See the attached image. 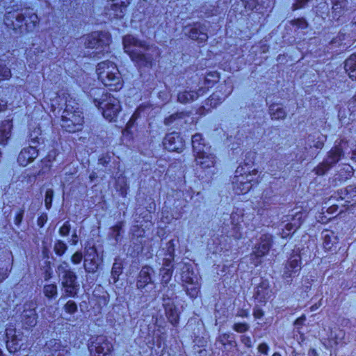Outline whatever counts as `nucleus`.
<instances>
[{"instance_id":"f257e3e1","label":"nucleus","mask_w":356,"mask_h":356,"mask_svg":"<svg viewBox=\"0 0 356 356\" xmlns=\"http://www.w3.org/2000/svg\"><path fill=\"white\" fill-rule=\"evenodd\" d=\"M122 43L124 51L138 67L151 68L154 57L160 55L157 47L148 45L146 42L131 35L124 36Z\"/></svg>"},{"instance_id":"f03ea898","label":"nucleus","mask_w":356,"mask_h":356,"mask_svg":"<svg viewBox=\"0 0 356 356\" xmlns=\"http://www.w3.org/2000/svg\"><path fill=\"white\" fill-rule=\"evenodd\" d=\"M4 24L16 35L31 32L39 24V18L32 9L21 11H8L4 16Z\"/></svg>"},{"instance_id":"7ed1b4c3","label":"nucleus","mask_w":356,"mask_h":356,"mask_svg":"<svg viewBox=\"0 0 356 356\" xmlns=\"http://www.w3.org/2000/svg\"><path fill=\"white\" fill-rule=\"evenodd\" d=\"M97 73L99 80L109 90L117 91L122 88L123 81L116 65L109 60L98 63Z\"/></svg>"},{"instance_id":"20e7f679","label":"nucleus","mask_w":356,"mask_h":356,"mask_svg":"<svg viewBox=\"0 0 356 356\" xmlns=\"http://www.w3.org/2000/svg\"><path fill=\"white\" fill-rule=\"evenodd\" d=\"M56 273L60 280V284L66 297L74 298L79 290L77 275L71 268L70 264L61 261L56 267Z\"/></svg>"},{"instance_id":"39448f33","label":"nucleus","mask_w":356,"mask_h":356,"mask_svg":"<svg viewBox=\"0 0 356 356\" xmlns=\"http://www.w3.org/2000/svg\"><path fill=\"white\" fill-rule=\"evenodd\" d=\"M192 145L197 165L204 170L214 166L216 157L211 152V147L204 143V140L200 134L193 136Z\"/></svg>"},{"instance_id":"423d86ee","label":"nucleus","mask_w":356,"mask_h":356,"mask_svg":"<svg viewBox=\"0 0 356 356\" xmlns=\"http://www.w3.org/2000/svg\"><path fill=\"white\" fill-rule=\"evenodd\" d=\"M76 103L67 101L61 116V127L68 132H76L82 129L83 123V113Z\"/></svg>"},{"instance_id":"0eeeda50","label":"nucleus","mask_w":356,"mask_h":356,"mask_svg":"<svg viewBox=\"0 0 356 356\" xmlns=\"http://www.w3.org/2000/svg\"><path fill=\"white\" fill-rule=\"evenodd\" d=\"M348 147V143L341 140L336 144L328 152L323 162L319 163L314 169L316 175H324L332 166L337 163L344 156V151Z\"/></svg>"},{"instance_id":"6e6552de","label":"nucleus","mask_w":356,"mask_h":356,"mask_svg":"<svg viewBox=\"0 0 356 356\" xmlns=\"http://www.w3.org/2000/svg\"><path fill=\"white\" fill-rule=\"evenodd\" d=\"M258 174L257 169L252 171H245L243 165L238 166L236 171L235 175L232 179L234 189L237 194H244L248 193L252 186V182L257 184L258 181L253 177Z\"/></svg>"},{"instance_id":"1a4fd4ad","label":"nucleus","mask_w":356,"mask_h":356,"mask_svg":"<svg viewBox=\"0 0 356 356\" xmlns=\"http://www.w3.org/2000/svg\"><path fill=\"white\" fill-rule=\"evenodd\" d=\"M94 103L102 110L103 116L109 121H113L121 111L120 101L108 94H103L100 99L95 98Z\"/></svg>"},{"instance_id":"9d476101","label":"nucleus","mask_w":356,"mask_h":356,"mask_svg":"<svg viewBox=\"0 0 356 356\" xmlns=\"http://www.w3.org/2000/svg\"><path fill=\"white\" fill-rule=\"evenodd\" d=\"M111 42L110 35L106 32H93L87 35L85 40L86 48L95 49L93 54L97 56L104 51L108 52Z\"/></svg>"},{"instance_id":"9b49d317","label":"nucleus","mask_w":356,"mask_h":356,"mask_svg":"<svg viewBox=\"0 0 356 356\" xmlns=\"http://www.w3.org/2000/svg\"><path fill=\"white\" fill-rule=\"evenodd\" d=\"M88 349L91 356H110L113 348L106 337L99 335L91 338Z\"/></svg>"},{"instance_id":"f8f14e48","label":"nucleus","mask_w":356,"mask_h":356,"mask_svg":"<svg viewBox=\"0 0 356 356\" xmlns=\"http://www.w3.org/2000/svg\"><path fill=\"white\" fill-rule=\"evenodd\" d=\"M39 131H34L31 134V144L29 147L23 148L17 157V162L22 166H26L33 162L38 156V150L36 148V144L38 143V134Z\"/></svg>"},{"instance_id":"ddd939ff","label":"nucleus","mask_w":356,"mask_h":356,"mask_svg":"<svg viewBox=\"0 0 356 356\" xmlns=\"http://www.w3.org/2000/svg\"><path fill=\"white\" fill-rule=\"evenodd\" d=\"M273 242V236L270 234H264L259 237L252 252V257H254L256 259L253 261L255 266L260 264V259L268 253L272 247Z\"/></svg>"},{"instance_id":"4468645a","label":"nucleus","mask_w":356,"mask_h":356,"mask_svg":"<svg viewBox=\"0 0 356 356\" xmlns=\"http://www.w3.org/2000/svg\"><path fill=\"white\" fill-rule=\"evenodd\" d=\"M301 257L298 252H293L287 260L282 273V278L288 283L298 276L301 270Z\"/></svg>"},{"instance_id":"2eb2a0df","label":"nucleus","mask_w":356,"mask_h":356,"mask_svg":"<svg viewBox=\"0 0 356 356\" xmlns=\"http://www.w3.org/2000/svg\"><path fill=\"white\" fill-rule=\"evenodd\" d=\"M184 31L188 38L199 42H205L208 40V28L204 24L196 22L188 25Z\"/></svg>"},{"instance_id":"dca6fc26","label":"nucleus","mask_w":356,"mask_h":356,"mask_svg":"<svg viewBox=\"0 0 356 356\" xmlns=\"http://www.w3.org/2000/svg\"><path fill=\"white\" fill-rule=\"evenodd\" d=\"M44 353V356H67L69 350L60 340L51 339L46 343Z\"/></svg>"},{"instance_id":"f3484780","label":"nucleus","mask_w":356,"mask_h":356,"mask_svg":"<svg viewBox=\"0 0 356 356\" xmlns=\"http://www.w3.org/2000/svg\"><path fill=\"white\" fill-rule=\"evenodd\" d=\"M6 347L10 353H15L21 348L19 341H22L23 334L21 332L16 333V329L10 325L6 330Z\"/></svg>"},{"instance_id":"a211bd4d","label":"nucleus","mask_w":356,"mask_h":356,"mask_svg":"<svg viewBox=\"0 0 356 356\" xmlns=\"http://www.w3.org/2000/svg\"><path fill=\"white\" fill-rule=\"evenodd\" d=\"M164 147L170 152H179L182 151L184 143L179 133L172 132L168 134L163 141Z\"/></svg>"},{"instance_id":"6ab92c4d","label":"nucleus","mask_w":356,"mask_h":356,"mask_svg":"<svg viewBox=\"0 0 356 356\" xmlns=\"http://www.w3.org/2000/svg\"><path fill=\"white\" fill-rule=\"evenodd\" d=\"M154 273V270L152 268L148 266H143L136 278L137 289L143 291L147 286L149 284H153L152 275Z\"/></svg>"},{"instance_id":"aec40b11","label":"nucleus","mask_w":356,"mask_h":356,"mask_svg":"<svg viewBox=\"0 0 356 356\" xmlns=\"http://www.w3.org/2000/svg\"><path fill=\"white\" fill-rule=\"evenodd\" d=\"M36 304L33 302L24 305V309L22 314V322L24 325L32 327L36 325L38 315L35 312Z\"/></svg>"},{"instance_id":"412c9836","label":"nucleus","mask_w":356,"mask_h":356,"mask_svg":"<svg viewBox=\"0 0 356 356\" xmlns=\"http://www.w3.org/2000/svg\"><path fill=\"white\" fill-rule=\"evenodd\" d=\"M83 267L88 273H95L99 267L97 254L95 248H90L85 255Z\"/></svg>"},{"instance_id":"4be33fe9","label":"nucleus","mask_w":356,"mask_h":356,"mask_svg":"<svg viewBox=\"0 0 356 356\" xmlns=\"http://www.w3.org/2000/svg\"><path fill=\"white\" fill-rule=\"evenodd\" d=\"M205 92V89L200 88L195 90H185L179 92L177 95V101L181 104H188L196 100Z\"/></svg>"},{"instance_id":"5701e85b","label":"nucleus","mask_w":356,"mask_h":356,"mask_svg":"<svg viewBox=\"0 0 356 356\" xmlns=\"http://www.w3.org/2000/svg\"><path fill=\"white\" fill-rule=\"evenodd\" d=\"M271 291L266 280L262 281L255 289L254 297L258 302L265 303L270 297Z\"/></svg>"},{"instance_id":"b1692460","label":"nucleus","mask_w":356,"mask_h":356,"mask_svg":"<svg viewBox=\"0 0 356 356\" xmlns=\"http://www.w3.org/2000/svg\"><path fill=\"white\" fill-rule=\"evenodd\" d=\"M337 195L341 200H346L351 206L356 204V186H348L337 191Z\"/></svg>"},{"instance_id":"393cba45","label":"nucleus","mask_w":356,"mask_h":356,"mask_svg":"<svg viewBox=\"0 0 356 356\" xmlns=\"http://www.w3.org/2000/svg\"><path fill=\"white\" fill-rule=\"evenodd\" d=\"M165 309V316L169 322L174 326L179 323V314L174 302L163 303Z\"/></svg>"},{"instance_id":"a878e982","label":"nucleus","mask_w":356,"mask_h":356,"mask_svg":"<svg viewBox=\"0 0 356 356\" xmlns=\"http://www.w3.org/2000/svg\"><path fill=\"white\" fill-rule=\"evenodd\" d=\"M268 113L273 120H284L287 115L284 108L277 103H272L269 105Z\"/></svg>"},{"instance_id":"bb28decb","label":"nucleus","mask_w":356,"mask_h":356,"mask_svg":"<svg viewBox=\"0 0 356 356\" xmlns=\"http://www.w3.org/2000/svg\"><path fill=\"white\" fill-rule=\"evenodd\" d=\"M127 6L122 3V0L113 1L108 10L109 16L113 18H122Z\"/></svg>"},{"instance_id":"cd10ccee","label":"nucleus","mask_w":356,"mask_h":356,"mask_svg":"<svg viewBox=\"0 0 356 356\" xmlns=\"http://www.w3.org/2000/svg\"><path fill=\"white\" fill-rule=\"evenodd\" d=\"M13 125L10 120H4L0 124V144L5 145L11 136Z\"/></svg>"},{"instance_id":"c85d7f7f","label":"nucleus","mask_w":356,"mask_h":356,"mask_svg":"<svg viewBox=\"0 0 356 356\" xmlns=\"http://www.w3.org/2000/svg\"><path fill=\"white\" fill-rule=\"evenodd\" d=\"M293 222L287 223L285 226V229L286 231L290 232L293 230V232L298 229L302 222V213L300 212L296 213L293 218ZM289 235V233H287L284 230H283L282 233V237L285 238Z\"/></svg>"},{"instance_id":"c756f323","label":"nucleus","mask_w":356,"mask_h":356,"mask_svg":"<svg viewBox=\"0 0 356 356\" xmlns=\"http://www.w3.org/2000/svg\"><path fill=\"white\" fill-rule=\"evenodd\" d=\"M323 238V246L327 250H332V247L337 243L338 238L334 233L330 230H325L322 232Z\"/></svg>"},{"instance_id":"7c9ffc66","label":"nucleus","mask_w":356,"mask_h":356,"mask_svg":"<svg viewBox=\"0 0 356 356\" xmlns=\"http://www.w3.org/2000/svg\"><path fill=\"white\" fill-rule=\"evenodd\" d=\"M344 69L350 79L356 80V54H352L348 58L344 64Z\"/></svg>"},{"instance_id":"2f4dec72","label":"nucleus","mask_w":356,"mask_h":356,"mask_svg":"<svg viewBox=\"0 0 356 356\" xmlns=\"http://www.w3.org/2000/svg\"><path fill=\"white\" fill-rule=\"evenodd\" d=\"M173 273V268L162 267L160 269V274L161 275V284L162 285L161 290H164L167 285H168L171 280Z\"/></svg>"},{"instance_id":"473e14b6","label":"nucleus","mask_w":356,"mask_h":356,"mask_svg":"<svg viewBox=\"0 0 356 356\" xmlns=\"http://www.w3.org/2000/svg\"><path fill=\"white\" fill-rule=\"evenodd\" d=\"M353 175V168L350 165H344L339 173L336 175L335 179L339 181H344Z\"/></svg>"},{"instance_id":"72a5a7b5","label":"nucleus","mask_w":356,"mask_h":356,"mask_svg":"<svg viewBox=\"0 0 356 356\" xmlns=\"http://www.w3.org/2000/svg\"><path fill=\"white\" fill-rule=\"evenodd\" d=\"M346 333L344 330L341 329H335L331 332V339L334 341L335 345H343L346 343L345 339Z\"/></svg>"},{"instance_id":"f704fd0d","label":"nucleus","mask_w":356,"mask_h":356,"mask_svg":"<svg viewBox=\"0 0 356 356\" xmlns=\"http://www.w3.org/2000/svg\"><path fill=\"white\" fill-rule=\"evenodd\" d=\"M256 158V152L249 151L245 154L244 159V165L245 166V168L244 167L245 171H252L253 170H251V168L254 163Z\"/></svg>"},{"instance_id":"c9c22d12","label":"nucleus","mask_w":356,"mask_h":356,"mask_svg":"<svg viewBox=\"0 0 356 356\" xmlns=\"http://www.w3.org/2000/svg\"><path fill=\"white\" fill-rule=\"evenodd\" d=\"M175 284H170V286L167 285L165 289L163 290L164 291L163 294V303L165 302H173L172 300L175 296Z\"/></svg>"},{"instance_id":"e433bc0d","label":"nucleus","mask_w":356,"mask_h":356,"mask_svg":"<svg viewBox=\"0 0 356 356\" xmlns=\"http://www.w3.org/2000/svg\"><path fill=\"white\" fill-rule=\"evenodd\" d=\"M346 10H347V3L332 4L333 17L337 19H339Z\"/></svg>"},{"instance_id":"4c0bfd02","label":"nucleus","mask_w":356,"mask_h":356,"mask_svg":"<svg viewBox=\"0 0 356 356\" xmlns=\"http://www.w3.org/2000/svg\"><path fill=\"white\" fill-rule=\"evenodd\" d=\"M230 92H229V93L224 97L220 96L218 92L213 93L207 99V104H209L212 107H216L217 105L222 102Z\"/></svg>"},{"instance_id":"58836bf2","label":"nucleus","mask_w":356,"mask_h":356,"mask_svg":"<svg viewBox=\"0 0 356 356\" xmlns=\"http://www.w3.org/2000/svg\"><path fill=\"white\" fill-rule=\"evenodd\" d=\"M199 291H200V286L197 283V281H195L193 283L188 284L186 286V294L188 296H189L191 298H196L198 295Z\"/></svg>"},{"instance_id":"ea45409f","label":"nucleus","mask_w":356,"mask_h":356,"mask_svg":"<svg viewBox=\"0 0 356 356\" xmlns=\"http://www.w3.org/2000/svg\"><path fill=\"white\" fill-rule=\"evenodd\" d=\"M11 77V71L6 66V61L0 59V80L8 79Z\"/></svg>"},{"instance_id":"a19ab883","label":"nucleus","mask_w":356,"mask_h":356,"mask_svg":"<svg viewBox=\"0 0 356 356\" xmlns=\"http://www.w3.org/2000/svg\"><path fill=\"white\" fill-rule=\"evenodd\" d=\"M43 293L48 298H54L57 296V286L54 284H47L44 286Z\"/></svg>"},{"instance_id":"79ce46f5","label":"nucleus","mask_w":356,"mask_h":356,"mask_svg":"<svg viewBox=\"0 0 356 356\" xmlns=\"http://www.w3.org/2000/svg\"><path fill=\"white\" fill-rule=\"evenodd\" d=\"M67 250V245L61 240H57L54 245V250L58 256H62Z\"/></svg>"},{"instance_id":"37998d69","label":"nucleus","mask_w":356,"mask_h":356,"mask_svg":"<svg viewBox=\"0 0 356 356\" xmlns=\"http://www.w3.org/2000/svg\"><path fill=\"white\" fill-rule=\"evenodd\" d=\"M122 272V266L121 263L115 261L112 267L111 276L113 280V282L115 283L119 278L120 275Z\"/></svg>"},{"instance_id":"c03bdc74","label":"nucleus","mask_w":356,"mask_h":356,"mask_svg":"<svg viewBox=\"0 0 356 356\" xmlns=\"http://www.w3.org/2000/svg\"><path fill=\"white\" fill-rule=\"evenodd\" d=\"M185 116H186V114L184 112L173 113L169 117L165 118L164 123L165 125L169 126L171 125L177 119H182Z\"/></svg>"},{"instance_id":"a18cd8bd","label":"nucleus","mask_w":356,"mask_h":356,"mask_svg":"<svg viewBox=\"0 0 356 356\" xmlns=\"http://www.w3.org/2000/svg\"><path fill=\"white\" fill-rule=\"evenodd\" d=\"M181 279L187 284L197 281V278L193 276V272H191L189 269L182 273Z\"/></svg>"},{"instance_id":"49530a36","label":"nucleus","mask_w":356,"mask_h":356,"mask_svg":"<svg viewBox=\"0 0 356 356\" xmlns=\"http://www.w3.org/2000/svg\"><path fill=\"white\" fill-rule=\"evenodd\" d=\"M123 223L120 222L117 223L115 226L111 227V235L115 238L116 241H118V238L120 236L121 231L122 230Z\"/></svg>"},{"instance_id":"de8ad7c7","label":"nucleus","mask_w":356,"mask_h":356,"mask_svg":"<svg viewBox=\"0 0 356 356\" xmlns=\"http://www.w3.org/2000/svg\"><path fill=\"white\" fill-rule=\"evenodd\" d=\"M53 197L54 191L51 188L47 189L45 193L44 205L46 209L48 210L51 207Z\"/></svg>"},{"instance_id":"09e8293b","label":"nucleus","mask_w":356,"mask_h":356,"mask_svg":"<svg viewBox=\"0 0 356 356\" xmlns=\"http://www.w3.org/2000/svg\"><path fill=\"white\" fill-rule=\"evenodd\" d=\"M65 311L70 314H74L77 312V305L73 300H69L64 305Z\"/></svg>"},{"instance_id":"8fccbe9b","label":"nucleus","mask_w":356,"mask_h":356,"mask_svg":"<svg viewBox=\"0 0 356 356\" xmlns=\"http://www.w3.org/2000/svg\"><path fill=\"white\" fill-rule=\"evenodd\" d=\"M232 328L238 333H244L249 330L250 326L246 323H236L233 325Z\"/></svg>"},{"instance_id":"3c124183","label":"nucleus","mask_w":356,"mask_h":356,"mask_svg":"<svg viewBox=\"0 0 356 356\" xmlns=\"http://www.w3.org/2000/svg\"><path fill=\"white\" fill-rule=\"evenodd\" d=\"M291 24L293 26H297L300 29H305L308 26L307 21L304 18H298L291 21Z\"/></svg>"},{"instance_id":"603ef678","label":"nucleus","mask_w":356,"mask_h":356,"mask_svg":"<svg viewBox=\"0 0 356 356\" xmlns=\"http://www.w3.org/2000/svg\"><path fill=\"white\" fill-rule=\"evenodd\" d=\"M144 111V108L141 106L138 107L131 115L130 120L128 122V124L133 126L136 121L140 117L141 113Z\"/></svg>"},{"instance_id":"864d4df0","label":"nucleus","mask_w":356,"mask_h":356,"mask_svg":"<svg viewBox=\"0 0 356 356\" xmlns=\"http://www.w3.org/2000/svg\"><path fill=\"white\" fill-rule=\"evenodd\" d=\"M71 229V225L69 221L65 222V223L59 229V234L62 236H66L70 234Z\"/></svg>"},{"instance_id":"5fc2aeb1","label":"nucleus","mask_w":356,"mask_h":356,"mask_svg":"<svg viewBox=\"0 0 356 356\" xmlns=\"http://www.w3.org/2000/svg\"><path fill=\"white\" fill-rule=\"evenodd\" d=\"M245 8L249 10H254L257 5V0H241Z\"/></svg>"},{"instance_id":"6e6d98bb","label":"nucleus","mask_w":356,"mask_h":356,"mask_svg":"<svg viewBox=\"0 0 356 356\" xmlns=\"http://www.w3.org/2000/svg\"><path fill=\"white\" fill-rule=\"evenodd\" d=\"M167 250L165 256H174L175 254V243L173 240L169 241L167 244Z\"/></svg>"},{"instance_id":"4d7b16f0","label":"nucleus","mask_w":356,"mask_h":356,"mask_svg":"<svg viewBox=\"0 0 356 356\" xmlns=\"http://www.w3.org/2000/svg\"><path fill=\"white\" fill-rule=\"evenodd\" d=\"M83 259V254L81 252H76L71 257L72 264L76 265L81 262Z\"/></svg>"},{"instance_id":"13d9d810","label":"nucleus","mask_w":356,"mask_h":356,"mask_svg":"<svg viewBox=\"0 0 356 356\" xmlns=\"http://www.w3.org/2000/svg\"><path fill=\"white\" fill-rule=\"evenodd\" d=\"M310 0H296V2L293 4L292 8L293 10L300 9L309 1Z\"/></svg>"},{"instance_id":"bf43d9fd","label":"nucleus","mask_w":356,"mask_h":356,"mask_svg":"<svg viewBox=\"0 0 356 356\" xmlns=\"http://www.w3.org/2000/svg\"><path fill=\"white\" fill-rule=\"evenodd\" d=\"M24 209H19L18 210V211L15 217V220H14L15 224L16 225H19L20 223L22 222L23 216H24Z\"/></svg>"},{"instance_id":"052dcab7","label":"nucleus","mask_w":356,"mask_h":356,"mask_svg":"<svg viewBox=\"0 0 356 356\" xmlns=\"http://www.w3.org/2000/svg\"><path fill=\"white\" fill-rule=\"evenodd\" d=\"M47 213H42L41 214L38 218V220H37V225L40 227H42L44 224L47 222Z\"/></svg>"},{"instance_id":"680f3d73","label":"nucleus","mask_w":356,"mask_h":356,"mask_svg":"<svg viewBox=\"0 0 356 356\" xmlns=\"http://www.w3.org/2000/svg\"><path fill=\"white\" fill-rule=\"evenodd\" d=\"M241 341L248 348L252 347V340L249 336L242 335L241 337Z\"/></svg>"},{"instance_id":"e2e57ef3","label":"nucleus","mask_w":356,"mask_h":356,"mask_svg":"<svg viewBox=\"0 0 356 356\" xmlns=\"http://www.w3.org/2000/svg\"><path fill=\"white\" fill-rule=\"evenodd\" d=\"M269 347L267 343H261L258 346V351L265 355L268 354Z\"/></svg>"},{"instance_id":"0e129e2a","label":"nucleus","mask_w":356,"mask_h":356,"mask_svg":"<svg viewBox=\"0 0 356 356\" xmlns=\"http://www.w3.org/2000/svg\"><path fill=\"white\" fill-rule=\"evenodd\" d=\"M174 260V256H166L163 259V267L165 268H172V262Z\"/></svg>"},{"instance_id":"69168bd1","label":"nucleus","mask_w":356,"mask_h":356,"mask_svg":"<svg viewBox=\"0 0 356 356\" xmlns=\"http://www.w3.org/2000/svg\"><path fill=\"white\" fill-rule=\"evenodd\" d=\"M238 213H238V212H232L231 214L232 222L233 224H235L236 226H237L238 223L241 220V216Z\"/></svg>"},{"instance_id":"338daca9","label":"nucleus","mask_w":356,"mask_h":356,"mask_svg":"<svg viewBox=\"0 0 356 356\" xmlns=\"http://www.w3.org/2000/svg\"><path fill=\"white\" fill-rule=\"evenodd\" d=\"M253 316L255 318L259 319L264 316V312L259 307H254L253 310Z\"/></svg>"},{"instance_id":"774afa93","label":"nucleus","mask_w":356,"mask_h":356,"mask_svg":"<svg viewBox=\"0 0 356 356\" xmlns=\"http://www.w3.org/2000/svg\"><path fill=\"white\" fill-rule=\"evenodd\" d=\"M236 316L242 318H248L249 316V312L246 309H240L238 311Z\"/></svg>"}]
</instances>
